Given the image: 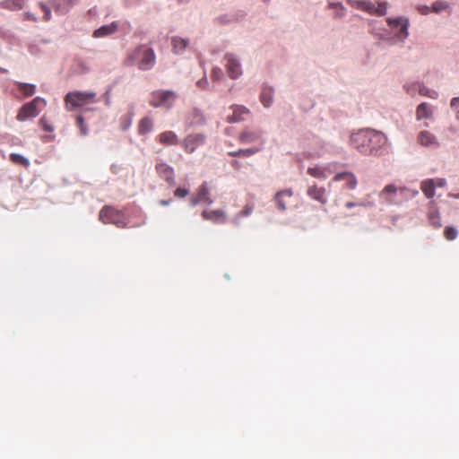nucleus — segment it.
I'll return each instance as SVG.
<instances>
[{
    "label": "nucleus",
    "mask_w": 459,
    "mask_h": 459,
    "mask_svg": "<svg viewBox=\"0 0 459 459\" xmlns=\"http://www.w3.org/2000/svg\"><path fill=\"white\" fill-rule=\"evenodd\" d=\"M351 3H352L353 7L362 10L363 9L362 4H365V0H353Z\"/></svg>",
    "instance_id": "obj_50"
},
{
    "label": "nucleus",
    "mask_w": 459,
    "mask_h": 459,
    "mask_svg": "<svg viewBox=\"0 0 459 459\" xmlns=\"http://www.w3.org/2000/svg\"><path fill=\"white\" fill-rule=\"evenodd\" d=\"M196 85L200 89H204V90L208 89L209 82H208L207 77L204 75L203 78H201L199 81H197Z\"/></svg>",
    "instance_id": "obj_49"
},
{
    "label": "nucleus",
    "mask_w": 459,
    "mask_h": 459,
    "mask_svg": "<svg viewBox=\"0 0 459 459\" xmlns=\"http://www.w3.org/2000/svg\"><path fill=\"white\" fill-rule=\"evenodd\" d=\"M429 223L432 226H434L435 228H439L442 225L440 216L437 212H430L429 213Z\"/></svg>",
    "instance_id": "obj_37"
},
{
    "label": "nucleus",
    "mask_w": 459,
    "mask_h": 459,
    "mask_svg": "<svg viewBox=\"0 0 459 459\" xmlns=\"http://www.w3.org/2000/svg\"><path fill=\"white\" fill-rule=\"evenodd\" d=\"M152 120L150 117H143L139 123L138 132L140 134L144 135L152 130Z\"/></svg>",
    "instance_id": "obj_28"
},
{
    "label": "nucleus",
    "mask_w": 459,
    "mask_h": 459,
    "mask_svg": "<svg viewBox=\"0 0 459 459\" xmlns=\"http://www.w3.org/2000/svg\"><path fill=\"white\" fill-rule=\"evenodd\" d=\"M212 79L214 80V81H219L221 76H222V71L221 68L219 67H214L212 70Z\"/></svg>",
    "instance_id": "obj_45"
},
{
    "label": "nucleus",
    "mask_w": 459,
    "mask_h": 459,
    "mask_svg": "<svg viewBox=\"0 0 459 459\" xmlns=\"http://www.w3.org/2000/svg\"><path fill=\"white\" fill-rule=\"evenodd\" d=\"M444 235L446 237V238L447 240H454L457 238L458 236V230L456 228L453 227V226H447L446 229H445V231H444Z\"/></svg>",
    "instance_id": "obj_36"
},
{
    "label": "nucleus",
    "mask_w": 459,
    "mask_h": 459,
    "mask_svg": "<svg viewBox=\"0 0 459 459\" xmlns=\"http://www.w3.org/2000/svg\"><path fill=\"white\" fill-rule=\"evenodd\" d=\"M418 142L425 147H437L439 145L437 137L429 131H421L418 134Z\"/></svg>",
    "instance_id": "obj_16"
},
{
    "label": "nucleus",
    "mask_w": 459,
    "mask_h": 459,
    "mask_svg": "<svg viewBox=\"0 0 459 459\" xmlns=\"http://www.w3.org/2000/svg\"><path fill=\"white\" fill-rule=\"evenodd\" d=\"M420 82H416L403 86L405 91L411 97L416 96L420 92Z\"/></svg>",
    "instance_id": "obj_34"
},
{
    "label": "nucleus",
    "mask_w": 459,
    "mask_h": 459,
    "mask_svg": "<svg viewBox=\"0 0 459 459\" xmlns=\"http://www.w3.org/2000/svg\"><path fill=\"white\" fill-rule=\"evenodd\" d=\"M264 135V131L258 128L246 127L238 135L239 143L250 144L260 139Z\"/></svg>",
    "instance_id": "obj_10"
},
{
    "label": "nucleus",
    "mask_w": 459,
    "mask_h": 459,
    "mask_svg": "<svg viewBox=\"0 0 459 459\" xmlns=\"http://www.w3.org/2000/svg\"><path fill=\"white\" fill-rule=\"evenodd\" d=\"M79 3L80 0H53L51 2L55 13L58 15L68 13Z\"/></svg>",
    "instance_id": "obj_13"
},
{
    "label": "nucleus",
    "mask_w": 459,
    "mask_h": 459,
    "mask_svg": "<svg viewBox=\"0 0 459 459\" xmlns=\"http://www.w3.org/2000/svg\"><path fill=\"white\" fill-rule=\"evenodd\" d=\"M230 108L233 110V113L227 117L229 123L242 122L245 119L243 116L250 112L247 108L241 105H232Z\"/></svg>",
    "instance_id": "obj_14"
},
{
    "label": "nucleus",
    "mask_w": 459,
    "mask_h": 459,
    "mask_svg": "<svg viewBox=\"0 0 459 459\" xmlns=\"http://www.w3.org/2000/svg\"><path fill=\"white\" fill-rule=\"evenodd\" d=\"M445 185H446V180L443 178H439V179H437L436 186L438 187H443V186H445Z\"/></svg>",
    "instance_id": "obj_56"
},
{
    "label": "nucleus",
    "mask_w": 459,
    "mask_h": 459,
    "mask_svg": "<svg viewBox=\"0 0 459 459\" xmlns=\"http://www.w3.org/2000/svg\"><path fill=\"white\" fill-rule=\"evenodd\" d=\"M233 166H234V167H238V162L237 160H234V161H233Z\"/></svg>",
    "instance_id": "obj_64"
},
{
    "label": "nucleus",
    "mask_w": 459,
    "mask_h": 459,
    "mask_svg": "<svg viewBox=\"0 0 459 459\" xmlns=\"http://www.w3.org/2000/svg\"><path fill=\"white\" fill-rule=\"evenodd\" d=\"M274 89L269 85H264L260 94V101L266 108H270L273 103Z\"/></svg>",
    "instance_id": "obj_19"
},
{
    "label": "nucleus",
    "mask_w": 459,
    "mask_h": 459,
    "mask_svg": "<svg viewBox=\"0 0 459 459\" xmlns=\"http://www.w3.org/2000/svg\"><path fill=\"white\" fill-rule=\"evenodd\" d=\"M433 117V108L427 102L420 103L416 108L417 120L430 119Z\"/></svg>",
    "instance_id": "obj_22"
},
{
    "label": "nucleus",
    "mask_w": 459,
    "mask_h": 459,
    "mask_svg": "<svg viewBox=\"0 0 459 459\" xmlns=\"http://www.w3.org/2000/svg\"><path fill=\"white\" fill-rule=\"evenodd\" d=\"M277 194H281V195L283 197V196H288V197H291L292 195H293V192L291 189H286V190H283V191H279Z\"/></svg>",
    "instance_id": "obj_53"
},
{
    "label": "nucleus",
    "mask_w": 459,
    "mask_h": 459,
    "mask_svg": "<svg viewBox=\"0 0 459 459\" xmlns=\"http://www.w3.org/2000/svg\"><path fill=\"white\" fill-rule=\"evenodd\" d=\"M450 4L446 1L437 0L431 4V11L435 13H441L450 10Z\"/></svg>",
    "instance_id": "obj_29"
},
{
    "label": "nucleus",
    "mask_w": 459,
    "mask_h": 459,
    "mask_svg": "<svg viewBox=\"0 0 459 459\" xmlns=\"http://www.w3.org/2000/svg\"><path fill=\"white\" fill-rule=\"evenodd\" d=\"M351 143L362 154L378 156L382 154L386 138L381 132L362 129L351 134Z\"/></svg>",
    "instance_id": "obj_1"
},
{
    "label": "nucleus",
    "mask_w": 459,
    "mask_h": 459,
    "mask_svg": "<svg viewBox=\"0 0 459 459\" xmlns=\"http://www.w3.org/2000/svg\"><path fill=\"white\" fill-rule=\"evenodd\" d=\"M307 195L312 199L325 204L327 202V198L325 196V189L324 187H317L316 185H313L308 187Z\"/></svg>",
    "instance_id": "obj_20"
},
{
    "label": "nucleus",
    "mask_w": 459,
    "mask_h": 459,
    "mask_svg": "<svg viewBox=\"0 0 459 459\" xmlns=\"http://www.w3.org/2000/svg\"><path fill=\"white\" fill-rule=\"evenodd\" d=\"M25 0H5L0 3L2 8L9 10H21L23 8Z\"/></svg>",
    "instance_id": "obj_26"
},
{
    "label": "nucleus",
    "mask_w": 459,
    "mask_h": 459,
    "mask_svg": "<svg viewBox=\"0 0 459 459\" xmlns=\"http://www.w3.org/2000/svg\"><path fill=\"white\" fill-rule=\"evenodd\" d=\"M177 98V94L175 91L167 90V91H154L150 95V104L154 108L160 107H168L170 108V104H168L169 100H175Z\"/></svg>",
    "instance_id": "obj_6"
},
{
    "label": "nucleus",
    "mask_w": 459,
    "mask_h": 459,
    "mask_svg": "<svg viewBox=\"0 0 459 459\" xmlns=\"http://www.w3.org/2000/svg\"><path fill=\"white\" fill-rule=\"evenodd\" d=\"M202 203L198 195H196V196H193L191 199H190V204L192 207H195L198 204Z\"/></svg>",
    "instance_id": "obj_52"
},
{
    "label": "nucleus",
    "mask_w": 459,
    "mask_h": 459,
    "mask_svg": "<svg viewBox=\"0 0 459 459\" xmlns=\"http://www.w3.org/2000/svg\"><path fill=\"white\" fill-rule=\"evenodd\" d=\"M179 4H185L189 3L190 0H177Z\"/></svg>",
    "instance_id": "obj_61"
},
{
    "label": "nucleus",
    "mask_w": 459,
    "mask_h": 459,
    "mask_svg": "<svg viewBox=\"0 0 459 459\" xmlns=\"http://www.w3.org/2000/svg\"><path fill=\"white\" fill-rule=\"evenodd\" d=\"M410 193H411V197H415L419 195V191L414 189V190H410Z\"/></svg>",
    "instance_id": "obj_59"
},
{
    "label": "nucleus",
    "mask_w": 459,
    "mask_h": 459,
    "mask_svg": "<svg viewBox=\"0 0 459 459\" xmlns=\"http://www.w3.org/2000/svg\"><path fill=\"white\" fill-rule=\"evenodd\" d=\"M359 205H364L363 204H357V203H352V202H349L345 204L346 208L348 209H351L352 207H355V206H359Z\"/></svg>",
    "instance_id": "obj_55"
},
{
    "label": "nucleus",
    "mask_w": 459,
    "mask_h": 459,
    "mask_svg": "<svg viewBox=\"0 0 459 459\" xmlns=\"http://www.w3.org/2000/svg\"><path fill=\"white\" fill-rule=\"evenodd\" d=\"M307 173L310 176L316 178H321V179L326 178V175H325V171L322 169L317 168V167L308 168Z\"/></svg>",
    "instance_id": "obj_38"
},
{
    "label": "nucleus",
    "mask_w": 459,
    "mask_h": 459,
    "mask_svg": "<svg viewBox=\"0 0 459 459\" xmlns=\"http://www.w3.org/2000/svg\"><path fill=\"white\" fill-rule=\"evenodd\" d=\"M225 59L227 61L226 68L229 76L233 80L238 79L242 74L240 62L232 54H227Z\"/></svg>",
    "instance_id": "obj_11"
},
{
    "label": "nucleus",
    "mask_w": 459,
    "mask_h": 459,
    "mask_svg": "<svg viewBox=\"0 0 459 459\" xmlns=\"http://www.w3.org/2000/svg\"><path fill=\"white\" fill-rule=\"evenodd\" d=\"M10 159L13 163L21 164L23 165L24 167L30 166V160L26 157L19 153H12L10 155Z\"/></svg>",
    "instance_id": "obj_35"
},
{
    "label": "nucleus",
    "mask_w": 459,
    "mask_h": 459,
    "mask_svg": "<svg viewBox=\"0 0 459 459\" xmlns=\"http://www.w3.org/2000/svg\"><path fill=\"white\" fill-rule=\"evenodd\" d=\"M171 203H172V200H171V199H169V200H160V204H161V205H163V206L169 205Z\"/></svg>",
    "instance_id": "obj_57"
},
{
    "label": "nucleus",
    "mask_w": 459,
    "mask_h": 459,
    "mask_svg": "<svg viewBox=\"0 0 459 459\" xmlns=\"http://www.w3.org/2000/svg\"><path fill=\"white\" fill-rule=\"evenodd\" d=\"M40 8L44 12V19L45 21H49L52 17L51 9L44 3H40Z\"/></svg>",
    "instance_id": "obj_42"
},
{
    "label": "nucleus",
    "mask_w": 459,
    "mask_h": 459,
    "mask_svg": "<svg viewBox=\"0 0 459 459\" xmlns=\"http://www.w3.org/2000/svg\"><path fill=\"white\" fill-rule=\"evenodd\" d=\"M419 94L421 95V96L429 97V98L433 99V100H436L438 97V92L437 91H436L435 90L428 88L422 82H420V87Z\"/></svg>",
    "instance_id": "obj_33"
},
{
    "label": "nucleus",
    "mask_w": 459,
    "mask_h": 459,
    "mask_svg": "<svg viewBox=\"0 0 459 459\" xmlns=\"http://www.w3.org/2000/svg\"><path fill=\"white\" fill-rule=\"evenodd\" d=\"M41 42L44 44H49L51 42V40L48 39H41Z\"/></svg>",
    "instance_id": "obj_62"
},
{
    "label": "nucleus",
    "mask_w": 459,
    "mask_h": 459,
    "mask_svg": "<svg viewBox=\"0 0 459 459\" xmlns=\"http://www.w3.org/2000/svg\"><path fill=\"white\" fill-rule=\"evenodd\" d=\"M435 180L426 179L421 182V190L427 198H432L435 195Z\"/></svg>",
    "instance_id": "obj_24"
},
{
    "label": "nucleus",
    "mask_w": 459,
    "mask_h": 459,
    "mask_svg": "<svg viewBox=\"0 0 459 459\" xmlns=\"http://www.w3.org/2000/svg\"><path fill=\"white\" fill-rule=\"evenodd\" d=\"M39 123H40V125L42 126L43 129L46 132H53L54 131V127L48 123V121H47L45 117H42L40 118Z\"/></svg>",
    "instance_id": "obj_44"
},
{
    "label": "nucleus",
    "mask_w": 459,
    "mask_h": 459,
    "mask_svg": "<svg viewBox=\"0 0 459 459\" xmlns=\"http://www.w3.org/2000/svg\"><path fill=\"white\" fill-rule=\"evenodd\" d=\"M191 126H204L206 124V117L202 110L195 108L190 114Z\"/></svg>",
    "instance_id": "obj_23"
},
{
    "label": "nucleus",
    "mask_w": 459,
    "mask_h": 459,
    "mask_svg": "<svg viewBox=\"0 0 459 459\" xmlns=\"http://www.w3.org/2000/svg\"><path fill=\"white\" fill-rule=\"evenodd\" d=\"M24 16H25L26 20L34 21V22L37 21L36 16L32 13H30V12H26L24 13Z\"/></svg>",
    "instance_id": "obj_54"
},
{
    "label": "nucleus",
    "mask_w": 459,
    "mask_h": 459,
    "mask_svg": "<svg viewBox=\"0 0 459 459\" xmlns=\"http://www.w3.org/2000/svg\"><path fill=\"white\" fill-rule=\"evenodd\" d=\"M131 125V121L129 120L127 123H125V125L123 126V129L124 130H126Z\"/></svg>",
    "instance_id": "obj_60"
},
{
    "label": "nucleus",
    "mask_w": 459,
    "mask_h": 459,
    "mask_svg": "<svg viewBox=\"0 0 459 459\" xmlns=\"http://www.w3.org/2000/svg\"><path fill=\"white\" fill-rule=\"evenodd\" d=\"M80 66H81V69H82V73L86 74V73H88L90 71L89 67L87 65H83V64H81Z\"/></svg>",
    "instance_id": "obj_58"
},
{
    "label": "nucleus",
    "mask_w": 459,
    "mask_h": 459,
    "mask_svg": "<svg viewBox=\"0 0 459 459\" xmlns=\"http://www.w3.org/2000/svg\"><path fill=\"white\" fill-rule=\"evenodd\" d=\"M96 93L94 91H72L65 97L66 105H71L70 110L95 102Z\"/></svg>",
    "instance_id": "obj_3"
},
{
    "label": "nucleus",
    "mask_w": 459,
    "mask_h": 459,
    "mask_svg": "<svg viewBox=\"0 0 459 459\" xmlns=\"http://www.w3.org/2000/svg\"><path fill=\"white\" fill-rule=\"evenodd\" d=\"M197 195L201 202L205 203L207 205H211L213 201L209 197V188L207 182H204L198 188Z\"/></svg>",
    "instance_id": "obj_25"
},
{
    "label": "nucleus",
    "mask_w": 459,
    "mask_h": 459,
    "mask_svg": "<svg viewBox=\"0 0 459 459\" xmlns=\"http://www.w3.org/2000/svg\"><path fill=\"white\" fill-rule=\"evenodd\" d=\"M346 181V186L349 189H355L357 186V178L355 175L349 171H344L341 173H337L334 178H333V181Z\"/></svg>",
    "instance_id": "obj_18"
},
{
    "label": "nucleus",
    "mask_w": 459,
    "mask_h": 459,
    "mask_svg": "<svg viewBox=\"0 0 459 459\" xmlns=\"http://www.w3.org/2000/svg\"><path fill=\"white\" fill-rule=\"evenodd\" d=\"M396 191L397 187L394 185L390 184L385 186L380 195H384L385 194H395Z\"/></svg>",
    "instance_id": "obj_43"
},
{
    "label": "nucleus",
    "mask_w": 459,
    "mask_h": 459,
    "mask_svg": "<svg viewBox=\"0 0 459 459\" xmlns=\"http://www.w3.org/2000/svg\"><path fill=\"white\" fill-rule=\"evenodd\" d=\"M363 4V11L369 14H375L377 16H384L387 13L388 3L386 1H377L371 2L365 0Z\"/></svg>",
    "instance_id": "obj_9"
},
{
    "label": "nucleus",
    "mask_w": 459,
    "mask_h": 459,
    "mask_svg": "<svg viewBox=\"0 0 459 459\" xmlns=\"http://www.w3.org/2000/svg\"><path fill=\"white\" fill-rule=\"evenodd\" d=\"M418 12L422 15H428L431 11V6L420 4L417 7Z\"/></svg>",
    "instance_id": "obj_48"
},
{
    "label": "nucleus",
    "mask_w": 459,
    "mask_h": 459,
    "mask_svg": "<svg viewBox=\"0 0 459 459\" xmlns=\"http://www.w3.org/2000/svg\"><path fill=\"white\" fill-rule=\"evenodd\" d=\"M189 39L174 36L171 38L172 52L175 55H183L186 48L189 46Z\"/></svg>",
    "instance_id": "obj_15"
},
{
    "label": "nucleus",
    "mask_w": 459,
    "mask_h": 459,
    "mask_svg": "<svg viewBox=\"0 0 459 459\" xmlns=\"http://www.w3.org/2000/svg\"><path fill=\"white\" fill-rule=\"evenodd\" d=\"M253 212V206L249 205V204H247L244 209L239 212L238 213H237L235 215V217L233 218L232 220V222L238 226L239 225V220L241 217H247V216H249L251 215Z\"/></svg>",
    "instance_id": "obj_30"
},
{
    "label": "nucleus",
    "mask_w": 459,
    "mask_h": 459,
    "mask_svg": "<svg viewBox=\"0 0 459 459\" xmlns=\"http://www.w3.org/2000/svg\"><path fill=\"white\" fill-rule=\"evenodd\" d=\"M99 216L100 220L105 224L111 223L119 228H123L126 225L124 214L108 206L103 207Z\"/></svg>",
    "instance_id": "obj_5"
},
{
    "label": "nucleus",
    "mask_w": 459,
    "mask_h": 459,
    "mask_svg": "<svg viewBox=\"0 0 459 459\" xmlns=\"http://www.w3.org/2000/svg\"><path fill=\"white\" fill-rule=\"evenodd\" d=\"M259 151L257 148H247V149H239L238 151L230 152L229 155L232 157L238 156H252Z\"/></svg>",
    "instance_id": "obj_31"
},
{
    "label": "nucleus",
    "mask_w": 459,
    "mask_h": 459,
    "mask_svg": "<svg viewBox=\"0 0 459 459\" xmlns=\"http://www.w3.org/2000/svg\"><path fill=\"white\" fill-rule=\"evenodd\" d=\"M45 102L43 99L40 97H36L30 102L24 104L19 110L17 115V120L25 121L29 118L36 117L39 115V111L37 109V104L39 102Z\"/></svg>",
    "instance_id": "obj_7"
},
{
    "label": "nucleus",
    "mask_w": 459,
    "mask_h": 459,
    "mask_svg": "<svg viewBox=\"0 0 459 459\" xmlns=\"http://www.w3.org/2000/svg\"><path fill=\"white\" fill-rule=\"evenodd\" d=\"M450 108L455 111V116L459 120V97H454L450 100Z\"/></svg>",
    "instance_id": "obj_41"
},
{
    "label": "nucleus",
    "mask_w": 459,
    "mask_h": 459,
    "mask_svg": "<svg viewBox=\"0 0 459 459\" xmlns=\"http://www.w3.org/2000/svg\"><path fill=\"white\" fill-rule=\"evenodd\" d=\"M159 177L164 179L169 186L176 184L174 169L167 163H158L155 167Z\"/></svg>",
    "instance_id": "obj_12"
},
{
    "label": "nucleus",
    "mask_w": 459,
    "mask_h": 459,
    "mask_svg": "<svg viewBox=\"0 0 459 459\" xmlns=\"http://www.w3.org/2000/svg\"><path fill=\"white\" fill-rule=\"evenodd\" d=\"M329 7L331 9H334L335 10V15L337 17H342L344 15V11H345V8L344 6L342 5V3H331L329 4Z\"/></svg>",
    "instance_id": "obj_39"
},
{
    "label": "nucleus",
    "mask_w": 459,
    "mask_h": 459,
    "mask_svg": "<svg viewBox=\"0 0 459 459\" xmlns=\"http://www.w3.org/2000/svg\"><path fill=\"white\" fill-rule=\"evenodd\" d=\"M202 216L204 220L212 221L214 223H224L226 213L222 210L204 211Z\"/></svg>",
    "instance_id": "obj_17"
},
{
    "label": "nucleus",
    "mask_w": 459,
    "mask_h": 459,
    "mask_svg": "<svg viewBox=\"0 0 459 459\" xmlns=\"http://www.w3.org/2000/svg\"><path fill=\"white\" fill-rule=\"evenodd\" d=\"M274 199H275L278 208L281 209V211H285L286 205L282 200V196L281 195V194H276Z\"/></svg>",
    "instance_id": "obj_47"
},
{
    "label": "nucleus",
    "mask_w": 459,
    "mask_h": 459,
    "mask_svg": "<svg viewBox=\"0 0 459 459\" xmlns=\"http://www.w3.org/2000/svg\"><path fill=\"white\" fill-rule=\"evenodd\" d=\"M110 92H111V90L108 89L106 91V92L103 94V98L105 99V104L107 106H109L110 105Z\"/></svg>",
    "instance_id": "obj_51"
},
{
    "label": "nucleus",
    "mask_w": 459,
    "mask_h": 459,
    "mask_svg": "<svg viewBox=\"0 0 459 459\" xmlns=\"http://www.w3.org/2000/svg\"><path fill=\"white\" fill-rule=\"evenodd\" d=\"M118 23L113 22L110 24L103 25L93 31L94 38H103L115 33L117 30Z\"/></svg>",
    "instance_id": "obj_21"
},
{
    "label": "nucleus",
    "mask_w": 459,
    "mask_h": 459,
    "mask_svg": "<svg viewBox=\"0 0 459 459\" xmlns=\"http://www.w3.org/2000/svg\"><path fill=\"white\" fill-rule=\"evenodd\" d=\"M188 190L186 188L178 187L175 190L174 195L178 198H184L188 195Z\"/></svg>",
    "instance_id": "obj_46"
},
{
    "label": "nucleus",
    "mask_w": 459,
    "mask_h": 459,
    "mask_svg": "<svg viewBox=\"0 0 459 459\" xmlns=\"http://www.w3.org/2000/svg\"><path fill=\"white\" fill-rule=\"evenodd\" d=\"M19 90L22 91V93L29 97L32 96L35 93L36 85L27 82H18Z\"/></svg>",
    "instance_id": "obj_32"
},
{
    "label": "nucleus",
    "mask_w": 459,
    "mask_h": 459,
    "mask_svg": "<svg viewBox=\"0 0 459 459\" xmlns=\"http://www.w3.org/2000/svg\"><path fill=\"white\" fill-rule=\"evenodd\" d=\"M77 126L80 128L81 135L86 136L89 133L88 127L84 125V119L82 116H78L76 118Z\"/></svg>",
    "instance_id": "obj_40"
},
{
    "label": "nucleus",
    "mask_w": 459,
    "mask_h": 459,
    "mask_svg": "<svg viewBox=\"0 0 459 459\" xmlns=\"http://www.w3.org/2000/svg\"><path fill=\"white\" fill-rule=\"evenodd\" d=\"M160 142L163 144L173 145L178 143V136L172 131H166L160 134Z\"/></svg>",
    "instance_id": "obj_27"
},
{
    "label": "nucleus",
    "mask_w": 459,
    "mask_h": 459,
    "mask_svg": "<svg viewBox=\"0 0 459 459\" xmlns=\"http://www.w3.org/2000/svg\"><path fill=\"white\" fill-rule=\"evenodd\" d=\"M386 22L389 27L398 29L395 33V38L400 42H404L409 37L410 21L405 16H399L396 18H387Z\"/></svg>",
    "instance_id": "obj_4"
},
{
    "label": "nucleus",
    "mask_w": 459,
    "mask_h": 459,
    "mask_svg": "<svg viewBox=\"0 0 459 459\" xmlns=\"http://www.w3.org/2000/svg\"><path fill=\"white\" fill-rule=\"evenodd\" d=\"M206 136L204 134H191L187 135L184 142L183 147L188 153H193L198 147L205 143Z\"/></svg>",
    "instance_id": "obj_8"
},
{
    "label": "nucleus",
    "mask_w": 459,
    "mask_h": 459,
    "mask_svg": "<svg viewBox=\"0 0 459 459\" xmlns=\"http://www.w3.org/2000/svg\"><path fill=\"white\" fill-rule=\"evenodd\" d=\"M138 67L141 70L147 71L152 69L155 65V54L152 48H144L143 46L138 47L134 53L128 56L126 60V65H133L134 61L140 58Z\"/></svg>",
    "instance_id": "obj_2"
},
{
    "label": "nucleus",
    "mask_w": 459,
    "mask_h": 459,
    "mask_svg": "<svg viewBox=\"0 0 459 459\" xmlns=\"http://www.w3.org/2000/svg\"><path fill=\"white\" fill-rule=\"evenodd\" d=\"M0 72H2V73H7V72H8V70H7V69H5V68L0 67Z\"/></svg>",
    "instance_id": "obj_63"
}]
</instances>
